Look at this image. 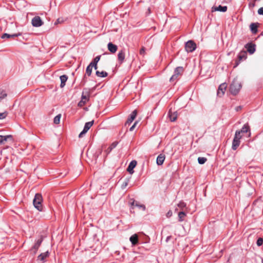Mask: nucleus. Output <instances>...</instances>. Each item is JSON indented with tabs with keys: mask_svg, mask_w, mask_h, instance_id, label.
Masks as SVG:
<instances>
[{
	"mask_svg": "<svg viewBox=\"0 0 263 263\" xmlns=\"http://www.w3.org/2000/svg\"><path fill=\"white\" fill-rule=\"evenodd\" d=\"M241 88V83L235 79L230 85V91L233 95H236Z\"/></svg>",
	"mask_w": 263,
	"mask_h": 263,
	"instance_id": "obj_1",
	"label": "nucleus"
},
{
	"mask_svg": "<svg viewBox=\"0 0 263 263\" xmlns=\"http://www.w3.org/2000/svg\"><path fill=\"white\" fill-rule=\"evenodd\" d=\"M42 201L43 199L42 195L40 194H36L33 200V203L34 207L40 211H42Z\"/></svg>",
	"mask_w": 263,
	"mask_h": 263,
	"instance_id": "obj_2",
	"label": "nucleus"
},
{
	"mask_svg": "<svg viewBox=\"0 0 263 263\" xmlns=\"http://www.w3.org/2000/svg\"><path fill=\"white\" fill-rule=\"evenodd\" d=\"M183 71L182 67H177L174 71V74L170 78V81L173 82L177 80L179 76H180Z\"/></svg>",
	"mask_w": 263,
	"mask_h": 263,
	"instance_id": "obj_3",
	"label": "nucleus"
},
{
	"mask_svg": "<svg viewBox=\"0 0 263 263\" xmlns=\"http://www.w3.org/2000/svg\"><path fill=\"white\" fill-rule=\"evenodd\" d=\"M185 48L187 52H193L196 48V44L193 41L190 40L185 43Z\"/></svg>",
	"mask_w": 263,
	"mask_h": 263,
	"instance_id": "obj_4",
	"label": "nucleus"
},
{
	"mask_svg": "<svg viewBox=\"0 0 263 263\" xmlns=\"http://www.w3.org/2000/svg\"><path fill=\"white\" fill-rule=\"evenodd\" d=\"M227 87V85L225 83H222L219 85L217 90V95L219 97H221L222 96H223L226 90Z\"/></svg>",
	"mask_w": 263,
	"mask_h": 263,
	"instance_id": "obj_5",
	"label": "nucleus"
},
{
	"mask_svg": "<svg viewBox=\"0 0 263 263\" xmlns=\"http://www.w3.org/2000/svg\"><path fill=\"white\" fill-rule=\"evenodd\" d=\"M31 23L32 25L34 27H40L43 24V22L39 16H35L33 17Z\"/></svg>",
	"mask_w": 263,
	"mask_h": 263,
	"instance_id": "obj_6",
	"label": "nucleus"
},
{
	"mask_svg": "<svg viewBox=\"0 0 263 263\" xmlns=\"http://www.w3.org/2000/svg\"><path fill=\"white\" fill-rule=\"evenodd\" d=\"M89 96L90 92L89 89L85 88L82 92L81 99L87 102L89 99Z\"/></svg>",
	"mask_w": 263,
	"mask_h": 263,
	"instance_id": "obj_7",
	"label": "nucleus"
},
{
	"mask_svg": "<svg viewBox=\"0 0 263 263\" xmlns=\"http://www.w3.org/2000/svg\"><path fill=\"white\" fill-rule=\"evenodd\" d=\"M137 110H134L131 113V114L130 115V116L128 118V119L127 120V121H126V122L125 123V124L126 125L130 124L134 121V120L135 119V118H136V117L137 116Z\"/></svg>",
	"mask_w": 263,
	"mask_h": 263,
	"instance_id": "obj_8",
	"label": "nucleus"
},
{
	"mask_svg": "<svg viewBox=\"0 0 263 263\" xmlns=\"http://www.w3.org/2000/svg\"><path fill=\"white\" fill-rule=\"evenodd\" d=\"M136 164H137V162L135 160H133L130 162V163L127 167V170L130 174H132L134 173V171L133 170L135 168V167L136 166Z\"/></svg>",
	"mask_w": 263,
	"mask_h": 263,
	"instance_id": "obj_9",
	"label": "nucleus"
},
{
	"mask_svg": "<svg viewBox=\"0 0 263 263\" xmlns=\"http://www.w3.org/2000/svg\"><path fill=\"white\" fill-rule=\"evenodd\" d=\"M42 241H43V237H41L40 239H39L36 241V242H35V243L32 247V251H33V253L34 254L36 253V252L37 249H39V248L40 247Z\"/></svg>",
	"mask_w": 263,
	"mask_h": 263,
	"instance_id": "obj_10",
	"label": "nucleus"
},
{
	"mask_svg": "<svg viewBox=\"0 0 263 263\" xmlns=\"http://www.w3.org/2000/svg\"><path fill=\"white\" fill-rule=\"evenodd\" d=\"M117 144H118V142H113L110 145V146L107 149H106L105 151V152H104V153H105L104 157H106L111 152V151L117 146Z\"/></svg>",
	"mask_w": 263,
	"mask_h": 263,
	"instance_id": "obj_11",
	"label": "nucleus"
},
{
	"mask_svg": "<svg viewBox=\"0 0 263 263\" xmlns=\"http://www.w3.org/2000/svg\"><path fill=\"white\" fill-rule=\"evenodd\" d=\"M227 10V6H222L221 5H219L218 7H213L212 8V11H220V12H226Z\"/></svg>",
	"mask_w": 263,
	"mask_h": 263,
	"instance_id": "obj_12",
	"label": "nucleus"
},
{
	"mask_svg": "<svg viewBox=\"0 0 263 263\" xmlns=\"http://www.w3.org/2000/svg\"><path fill=\"white\" fill-rule=\"evenodd\" d=\"M165 159V157L164 155H163L162 154L159 155L157 157V160H156V163H157V165H162Z\"/></svg>",
	"mask_w": 263,
	"mask_h": 263,
	"instance_id": "obj_13",
	"label": "nucleus"
},
{
	"mask_svg": "<svg viewBox=\"0 0 263 263\" xmlns=\"http://www.w3.org/2000/svg\"><path fill=\"white\" fill-rule=\"evenodd\" d=\"M107 47L108 50L112 53H115L117 51L118 48L116 45L112 44L111 42L108 44Z\"/></svg>",
	"mask_w": 263,
	"mask_h": 263,
	"instance_id": "obj_14",
	"label": "nucleus"
},
{
	"mask_svg": "<svg viewBox=\"0 0 263 263\" xmlns=\"http://www.w3.org/2000/svg\"><path fill=\"white\" fill-rule=\"evenodd\" d=\"M246 48H247V51L250 54L254 53L255 51V45L252 44H247L246 45Z\"/></svg>",
	"mask_w": 263,
	"mask_h": 263,
	"instance_id": "obj_15",
	"label": "nucleus"
},
{
	"mask_svg": "<svg viewBox=\"0 0 263 263\" xmlns=\"http://www.w3.org/2000/svg\"><path fill=\"white\" fill-rule=\"evenodd\" d=\"M246 58H247L246 52L245 51H241L238 55V62L237 63L236 65L235 66H236L237 65H238L239 62H240L241 61H242L243 60L246 59Z\"/></svg>",
	"mask_w": 263,
	"mask_h": 263,
	"instance_id": "obj_16",
	"label": "nucleus"
},
{
	"mask_svg": "<svg viewBox=\"0 0 263 263\" xmlns=\"http://www.w3.org/2000/svg\"><path fill=\"white\" fill-rule=\"evenodd\" d=\"M9 139H12V136L11 135H0V144H4Z\"/></svg>",
	"mask_w": 263,
	"mask_h": 263,
	"instance_id": "obj_17",
	"label": "nucleus"
},
{
	"mask_svg": "<svg viewBox=\"0 0 263 263\" xmlns=\"http://www.w3.org/2000/svg\"><path fill=\"white\" fill-rule=\"evenodd\" d=\"M118 59L121 63H122L125 59V52L124 50L120 51L118 54Z\"/></svg>",
	"mask_w": 263,
	"mask_h": 263,
	"instance_id": "obj_18",
	"label": "nucleus"
},
{
	"mask_svg": "<svg viewBox=\"0 0 263 263\" xmlns=\"http://www.w3.org/2000/svg\"><path fill=\"white\" fill-rule=\"evenodd\" d=\"M129 240L132 245H136L138 243V236L136 234H134L130 237Z\"/></svg>",
	"mask_w": 263,
	"mask_h": 263,
	"instance_id": "obj_19",
	"label": "nucleus"
},
{
	"mask_svg": "<svg viewBox=\"0 0 263 263\" xmlns=\"http://www.w3.org/2000/svg\"><path fill=\"white\" fill-rule=\"evenodd\" d=\"M240 144V140L234 138L232 142V148L233 150H236Z\"/></svg>",
	"mask_w": 263,
	"mask_h": 263,
	"instance_id": "obj_20",
	"label": "nucleus"
},
{
	"mask_svg": "<svg viewBox=\"0 0 263 263\" xmlns=\"http://www.w3.org/2000/svg\"><path fill=\"white\" fill-rule=\"evenodd\" d=\"M21 35V33H14V34H8V33H4L2 35V39H5V38H9V37H17L18 36H20Z\"/></svg>",
	"mask_w": 263,
	"mask_h": 263,
	"instance_id": "obj_21",
	"label": "nucleus"
},
{
	"mask_svg": "<svg viewBox=\"0 0 263 263\" xmlns=\"http://www.w3.org/2000/svg\"><path fill=\"white\" fill-rule=\"evenodd\" d=\"M61 87H63L65 85V83L67 80L68 77L66 75H63L60 77Z\"/></svg>",
	"mask_w": 263,
	"mask_h": 263,
	"instance_id": "obj_22",
	"label": "nucleus"
},
{
	"mask_svg": "<svg viewBox=\"0 0 263 263\" xmlns=\"http://www.w3.org/2000/svg\"><path fill=\"white\" fill-rule=\"evenodd\" d=\"M48 256V252H46L43 253L41 254L37 257V260H41L44 261V259L46 258Z\"/></svg>",
	"mask_w": 263,
	"mask_h": 263,
	"instance_id": "obj_23",
	"label": "nucleus"
},
{
	"mask_svg": "<svg viewBox=\"0 0 263 263\" xmlns=\"http://www.w3.org/2000/svg\"><path fill=\"white\" fill-rule=\"evenodd\" d=\"M7 96V93L6 90L0 89V102L5 99Z\"/></svg>",
	"mask_w": 263,
	"mask_h": 263,
	"instance_id": "obj_24",
	"label": "nucleus"
},
{
	"mask_svg": "<svg viewBox=\"0 0 263 263\" xmlns=\"http://www.w3.org/2000/svg\"><path fill=\"white\" fill-rule=\"evenodd\" d=\"M168 116H169L170 120L172 122L175 121L176 120L177 117L176 112H175L172 113V112H171L170 111H169Z\"/></svg>",
	"mask_w": 263,
	"mask_h": 263,
	"instance_id": "obj_25",
	"label": "nucleus"
},
{
	"mask_svg": "<svg viewBox=\"0 0 263 263\" xmlns=\"http://www.w3.org/2000/svg\"><path fill=\"white\" fill-rule=\"evenodd\" d=\"M96 74L98 77L100 78H104L108 75V73L105 71L100 72L99 71H97Z\"/></svg>",
	"mask_w": 263,
	"mask_h": 263,
	"instance_id": "obj_26",
	"label": "nucleus"
},
{
	"mask_svg": "<svg viewBox=\"0 0 263 263\" xmlns=\"http://www.w3.org/2000/svg\"><path fill=\"white\" fill-rule=\"evenodd\" d=\"M250 29L253 33H256L257 32V26L254 23H252L250 26Z\"/></svg>",
	"mask_w": 263,
	"mask_h": 263,
	"instance_id": "obj_27",
	"label": "nucleus"
},
{
	"mask_svg": "<svg viewBox=\"0 0 263 263\" xmlns=\"http://www.w3.org/2000/svg\"><path fill=\"white\" fill-rule=\"evenodd\" d=\"M132 205H135L140 209H142V210L143 211H144L145 210V206L143 204H139L137 202H135V201H133L132 203Z\"/></svg>",
	"mask_w": 263,
	"mask_h": 263,
	"instance_id": "obj_28",
	"label": "nucleus"
},
{
	"mask_svg": "<svg viewBox=\"0 0 263 263\" xmlns=\"http://www.w3.org/2000/svg\"><path fill=\"white\" fill-rule=\"evenodd\" d=\"M186 216V214L184 212H180L178 213V218L179 221H182L184 220V217Z\"/></svg>",
	"mask_w": 263,
	"mask_h": 263,
	"instance_id": "obj_29",
	"label": "nucleus"
},
{
	"mask_svg": "<svg viewBox=\"0 0 263 263\" xmlns=\"http://www.w3.org/2000/svg\"><path fill=\"white\" fill-rule=\"evenodd\" d=\"M91 65L92 64H89V65L87 67L86 70V73L89 76L91 75L92 72V68L91 67Z\"/></svg>",
	"mask_w": 263,
	"mask_h": 263,
	"instance_id": "obj_30",
	"label": "nucleus"
},
{
	"mask_svg": "<svg viewBox=\"0 0 263 263\" xmlns=\"http://www.w3.org/2000/svg\"><path fill=\"white\" fill-rule=\"evenodd\" d=\"M249 130V126L247 124H246L242 127L241 129L239 130L241 133H247Z\"/></svg>",
	"mask_w": 263,
	"mask_h": 263,
	"instance_id": "obj_31",
	"label": "nucleus"
},
{
	"mask_svg": "<svg viewBox=\"0 0 263 263\" xmlns=\"http://www.w3.org/2000/svg\"><path fill=\"white\" fill-rule=\"evenodd\" d=\"M61 118V114H59L57 116H56L54 117V120H53L54 123H55L56 124H59L60 123Z\"/></svg>",
	"mask_w": 263,
	"mask_h": 263,
	"instance_id": "obj_32",
	"label": "nucleus"
},
{
	"mask_svg": "<svg viewBox=\"0 0 263 263\" xmlns=\"http://www.w3.org/2000/svg\"><path fill=\"white\" fill-rule=\"evenodd\" d=\"M129 181V178H126L124 180V181L123 182V183L121 185V188L122 189H124L127 186Z\"/></svg>",
	"mask_w": 263,
	"mask_h": 263,
	"instance_id": "obj_33",
	"label": "nucleus"
},
{
	"mask_svg": "<svg viewBox=\"0 0 263 263\" xmlns=\"http://www.w3.org/2000/svg\"><path fill=\"white\" fill-rule=\"evenodd\" d=\"M88 130L89 129L84 126L83 130L79 134V137L82 138L83 136V135H85L88 132Z\"/></svg>",
	"mask_w": 263,
	"mask_h": 263,
	"instance_id": "obj_34",
	"label": "nucleus"
},
{
	"mask_svg": "<svg viewBox=\"0 0 263 263\" xmlns=\"http://www.w3.org/2000/svg\"><path fill=\"white\" fill-rule=\"evenodd\" d=\"M207 159L205 157H199L198 158V162L200 164H204L206 161Z\"/></svg>",
	"mask_w": 263,
	"mask_h": 263,
	"instance_id": "obj_35",
	"label": "nucleus"
},
{
	"mask_svg": "<svg viewBox=\"0 0 263 263\" xmlns=\"http://www.w3.org/2000/svg\"><path fill=\"white\" fill-rule=\"evenodd\" d=\"M241 132L239 130H237L235 133V137L234 138L240 140L241 138Z\"/></svg>",
	"mask_w": 263,
	"mask_h": 263,
	"instance_id": "obj_36",
	"label": "nucleus"
},
{
	"mask_svg": "<svg viewBox=\"0 0 263 263\" xmlns=\"http://www.w3.org/2000/svg\"><path fill=\"white\" fill-rule=\"evenodd\" d=\"M93 123H94V121L92 120L91 121L86 122L84 126L89 129L90 128V127L92 126Z\"/></svg>",
	"mask_w": 263,
	"mask_h": 263,
	"instance_id": "obj_37",
	"label": "nucleus"
},
{
	"mask_svg": "<svg viewBox=\"0 0 263 263\" xmlns=\"http://www.w3.org/2000/svg\"><path fill=\"white\" fill-rule=\"evenodd\" d=\"M101 55L97 56L90 63L97 64L100 60Z\"/></svg>",
	"mask_w": 263,
	"mask_h": 263,
	"instance_id": "obj_38",
	"label": "nucleus"
},
{
	"mask_svg": "<svg viewBox=\"0 0 263 263\" xmlns=\"http://www.w3.org/2000/svg\"><path fill=\"white\" fill-rule=\"evenodd\" d=\"M255 0L252 1V2H250L249 4V7L250 9H252L255 6Z\"/></svg>",
	"mask_w": 263,
	"mask_h": 263,
	"instance_id": "obj_39",
	"label": "nucleus"
},
{
	"mask_svg": "<svg viewBox=\"0 0 263 263\" xmlns=\"http://www.w3.org/2000/svg\"><path fill=\"white\" fill-rule=\"evenodd\" d=\"M139 53H140V55H141L142 56H144L145 55V47H142V48L140 49Z\"/></svg>",
	"mask_w": 263,
	"mask_h": 263,
	"instance_id": "obj_40",
	"label": "nucleus"
},
{
	"mask_svg": "<svg viewBox=\"0 0 263 263\" xmlns=\"http://www.w3.org/2000/svg\"><path fill=\"white\" fill-rule=\"evenodd\" d=\"M257 245L258 246H260L263 243V240L261 238H259L257 240Z\"/></svg>",
	"mask_w": 263,
	"mask_h": 263,
	"instance_id": "obj_41",
	"label": "nucleus"
},
{
	"mask_svg": "<svg viewBox=\"0 0 263 263\" xmlns=\"http://www.w3.org/2000/svg\"><path fill=\"white\" fill-rule=\"evenodd\" d=\"M86 103V102L81 99V101L78 103V106L80 107H82Z\"/></svg>",
	"mask_w": 263,
	"mask_h": 263,
	"instance_id": "obj_42",
	"label": "nucleus"
},
{
	"mask_svg": "<svg viewBox=\"0 0 263 263\" xmlns=\"http://www.w3.org/2000/svg\"><path fill=\"white\" fill-rule=\"evenodd\" d=\"M186 204L184 202H180L178 204V207L182 209L183 208H184Z\"/></svg>",
	"mask_w": 263,
	"mask_h": 263,
	"instance_id": "obj_43",
	"label": "nucleus"
},
{
	"mask_svg": "<svg viewBox=\"0 0 263 263\" xmlns=\"http://www.w3.org/2000/svg\"><path fill=\"white\" fill-rule=\"evenodd\" d=\"M7 116V113L6 112H2L0 113V119H3L6 118Z\"/></svg>",
	"mask_w": 263,
	"mask_h": 263,
	"instance_id": "obj_44",
	"label": "nucleus"
},
{
	"mask_svg": "<svg viewBox=\"0 0 263 263\" xmlns=\"http://www.w3.org/2000/svg\"><path fill=\"white\" fill-rule=\"evenodd\" d=\"M137 123H138L137 121H136V122H135L134 123V124L132 125V126L129 128V130L130 131H133L134 129V128H135Z\"/></svg>",
	"mask_w": 263,
	"mask_h": 263,
	"instance_id": "obj_45",
	"label": "nucleus"
},
{
	"mask_svg": "<svg viewBox=\"0 0 263 263\" xmlns=\"http://www.w3.org/2000/svg\"><path fill=\"white\" fill-rule=\"evenodd\" d=\"M258 13L260 15H263V7H261L258 9Z\"/></svg>",
	"mask_w": 263,
	"mask_h": 263,
	"instance_id": "obj_46",
	"label": "nucleus"
},
{
	"mask_svg": "<svg viewBox=\"0 0 263 263\" xmlns=\"http://www.w3.org/2000/svg\"><path fill=\"white\" fill-rule=\"evenodd\" d=\"M172 212L171 211H169L166 214L167 217H170L171 216H172Z\"/></svg>",
	"mask_w": 263,
	"mask_h": 263,
	"instance_id": "obj_47",
	"label": "nucleus"
},
{
	"mask_svg": "<svg viewBox=\"0 0 263 263\" xmlns=\"http://www.w3.org/2000/svg\"><path fill=\"white\" fill-rule=\"evenodd\" d=\"M90 64H92V65H91V67H92V68L93 67H94V68H95V69H97V64H92V63H90Z\"/></svg>",
	"mask_w": 263,
	"mask_h": 263,
	"instance_id": "obj_48",
	"label": "nucleus"
},
{
	"mask_svg": "<svg viewBox=\"0 0 263 263\" xmlns=\"http://www.w3.org/2000/svg\"><path fill=\"white\" fill-rule=\"evenodd\" d=\"M171 236H167V238H166V242H168V240L171 239Z\"/></svg>",
	"mask_w": 263,
	"mask_h": 263,
	"instance_id": "obj_49",
	"label": "nucleus"
},
{
	"mask_svg": "<svg viewBox=\"0 0 263 263\" xmlns=\"http://www.w3.org/2000/svg\"><path fill=\"white\" fill-rule=\"evenodd\" d=\"M102 149H100V150L99 151V155H101V154H102Z\"/></svg>",
	"mask_w": 263,
	"mask_h": 263,
	"instance_id": "obj_50",
	"label": "nucleus"
},
{
	"mask_svg": "<svg viewBox=\"0 0 263 263\" xmlns=\"http://www.w3.org/2000/svg\"><path fill=\"white\" fill-rule=\"evenodd\" d=\"M148 12L149 13H150V9H149V8H148Z\"/></svg>",
	"mask_w": 263,
	"mask_h": 263,
	"instance_id": "obj_51",
	"label": "nucleus"
},
{
	"mask_svg": "<svg viewBox=\"0 0 263 263\" xmlns=\"http://www.w3.org/2000/svg\"><path fill=\"white\" fill-rule=\"evenodd\" d=\"M105 147V145H102V148H103Z\"/></svg>",
	"mask_w": 263,
	"mask_h": 263,
	"instance_id": "obj_52",
	"label": "nucleus"
},
{
	"mask_svg": "<svg viewBox=\"0 0 263 263\" xmlns=\"http://www.w3.org/2000/svg\"><path fill=\"white\" fill-rule=\"evenodd\" d=\"M59 20L58 19V20L57 21V22H59Z\"/></svg>",
	"mask_w": 263,
	"mask_h": 263,
	"instance_id": "obj_53",
	"label": "nucleus"
}]
</instances>
